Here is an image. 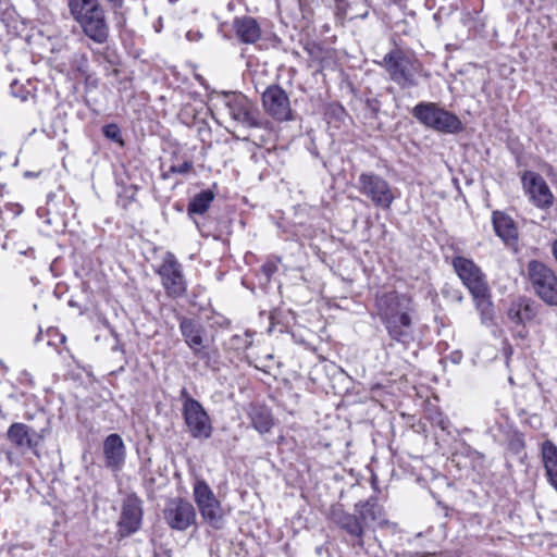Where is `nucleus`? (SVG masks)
<instances>
[{"label":"nucleus","mask_w":557,"mask_h":557,"mask_svg":"<svg viewBox=\"0 0 557 557\" xmlns=\"http://www.w3.org/2000/svg\"><path fill=\"white\" fill-rule=\"evenodd\" d=\"M329 518L350 537L352 546L358 548L364 547L366 530L388 524L384 509L374 496L356 503L354 513L346 511L341 504H334L330 508Z\"/></svg>","instance_id":"obj_1"},{"label":"nucleus","mask_w":557,"mask_h":557,"mask_svg":"<svg viewBox=\"0 0 557 557\" xmlns=\"http://www.w3.org/2000/svg\"><path fill=\"white\" fill-rule=\"evenodd\" d=\"M375 306L388 335L399 343L409 342L412 325L410 312L413 310L411 298L388 292L376 296Z\"/></svg>","instance_id":"obj_2"},{"label":"nucleus","mask_w":557,"mask_h":557,"mask_svg":"<svg viewBox=\"0 0 557 557\" xmlns=\"http://www.w3.org/2000/svg\"><path fill=\"white\" fill-rule=\"evenodd\" d=\"M67 4L72 17L86 37L98 45L108 41L110 26L99 0H67Z\"/></svg>","instance_id":"obj_3"},{"label":"nucleus","mask_w":557,"mask_h":557,"mask_svg":"<svg viewBox=\"0 0 557 557\" xmlns=\"http://www.w3.org/2000/svg\"><path fill=\"white\" fill-rule=\"evenodd\" d=\"M382 65L389 78L401 89L419 85V77L428 78L430 75L423 64L410 53L401 49H393L383 58Z\"/></svg>","instance_id":"obj_4"},{"label":"nucleus","mask_w":557,"mask_h":557,"mask_svg":"<svg viewBox=\"0 0 557 557\" xmlns=\"http://www.w3.org/2000/svg\"><path fill=\"white\" fill-rule=\"evenodd\" d=\"M412 115L424 126L433 128L441 133L456 134L462 131L460 119L438 107L434 102H420L413 110Z\"/></svg>","instance_id":"obj_5"},{"label":"nucleus","mask_w":557,"mask_h":557,"mask_svg":"<svg viewBox=\"0 0 557 557\" xmlns=\"http://www.w3.org/2000/svg\"><path fill=\"white\" fill-rule=\"evenodd\" d=\"M528 275L535 294L547 305L557 306V275L545 263L532 260Z\"/></svg>","instance_id":"obj_6"},{"label":"nucleus","mask_w":557,"mask_h":557,"mask_svg":"<svg viewBox=\"0 0 557 557\" xmlns=\"http://www.w3.org/2000/svg\"><path fill=\"white\" fill-rule=\"evenodd\" d=\"M181 397L184 420L190 435L194 438H209L212 434V424L202 405L189 396L185 388L182 389Z\"/></svg>","instance_id":"obj_7"},{"label":"nucleus","mask_w":557,"mask_h":557,"mask_svg":"<svg viewBox=\"0 0 557 557\" xmlns=\"http://www.w3.org/2000/svg\"><path fill=\"white\" fill-rule=\"evenodd\" d=\"M193 493L202 519L212 528L221 529L223 527V510L208 483L203 480H197Z\"/></svg>","instance_id":"obj_8"},{"label":"nucleus","mask_w":557,"mask_h":557,"mask_svg":"<svg viewBox=\"0 0 557 557\" xmlns=\"http://www.w3.org/2000/svg\"><path fill=\"white\" fill-rule=\"evenodd\" d=\"M359 191L374 206L389 209L395 196L388 182L373 172H363L358 178Z\"/></svg>","instance_id":"obj_9"},{"label":"nucleus","mask_w":557,"mask_h":557,"mask_svg":"<svg viewBox=\"0 0 557 557\" xmlns=\"http://www.w3.org/2000/svg\"><path fill=\"white\" fill-rule=\"evenodd\" d=\"M157 273L161 277V284L171 298L182 297L187 290V282L183 274V267L174 256L168 251Z\"/></svg>","instance_id":"obj_10"},{"label":"nucleus","mask_w":557,"mask_h":557,"mask_svg":"<svg viewBox=\"0 0 557 557\" xmlns=\"http://www.w3.org/2000/svg\"><path fill=\"white\" fill-rule=\"evenodd\" d=\"M225 107L231 119L244 128L259 127V113L253 103L242 94L226 99Z\"/></svg>","instance_id":"obj_11"},{"label":"nucleus","mask_w":557,"mask_h":557,"mask_svg":"<svg viewBox=\"0 0 557 557\" xmlns=\"http://www.w3.org/2000/svg\"><path fill=\"white\" fill-rule=\"evenodd\" d=\"M453 268L470 294H479L488 288L485 275L472 259L457 256L451 261Z\"/></svg>","instance_id":"obj_12"},{"label":"nucleus","mask_w":557,"mask_h":557,"mask_svg":"<svg viewBox=\"0 0 557 557\" xmlns=\"http://www.w3.org/2000/svg\"><path fill=\"white\" fill-rule=\"evenodd\" d=\"M521 183L529 200L536 208L546 210L553 206L554 195L546 181L539 173L533 171L524 172Z\"/></svg>","instance_id":"obj_13"},{"label":"nucleus","mask_w":557,"mask_h":557,"mask_svg":"<svg viewBox=\"0 0 557 557\" xmlns=\"http://www.w3.org/2000/svg\"><path fill=\"white\" fill-rule=\"evenodd\" d=\"M264 111L274 120L283 122L292 119V108L288 95L278 85L269 86L262 94Z\"/></svg>","instance_id":"obj_14"},{"label":"nucleus","mask_w":557,"mask_h":557,"mask_svg":"<svg viewBox=\"0 0 557 557\" xmlns=\"http://www.w3.org/2000/svg\"><path fill=\"white\" fill-rule=\"evenodd\" d=\"M196 513L193 505L182 498L168 503L164 509V519L175 530H186L195 522Z\"/></svg>","instance_id":"obj_15"},{"label":"nucleus","mask_w":557,"mask_h":557,"mask_svg":"<svg viewBox=\"0 0 557 557\" xmlns=\"http://www.w3.org/2000/svg\"><path fill=\"white\" fill-rule=\"evenodd\" d=\"M143 508L141 500L135 496H127L122 505L119 520V532L122 536H129L137 532L141 525Z\"/></svg>","instance_id":"obj_16"},{"label":"nucleus","mask_w":557,"mask_h":557,"mask_svg":"<svg viewBox=\"0 0 557 557\" xmlns=\"http://www.w3.org/2000/svg\"><path fill=\"white\" fill-rule=\"evenodd\" d=\"M102 450L106 468L113 472L121 471L126 460L123 438L116 433L108 435L103 441Z\"/></svg>","instance_id":"obj_17"},{"label":"nucleus","mask_w":557,"mask_h":557,"mask_svg":"<svg viewBox=\"0 0 557 557\" xmlns=\"http://www.w3.org/2000/svg\"><path fill=\"white\" fill-rule=\"evenodd\" d=\"M180 331L186 345L193 354L199 358L203 357L202 348L205 343V327L200 321L182 317L180 319Z\"/></svg>","instance_id":"obj_18"},{"label":"nucleus","mask_w":557,"mask_h":557,"mask_svg":"<svg viewBox=\"0 0 557 557\" xmlns=\"http://www.w3.org/2000/svg\"><path fill=\"white\" fill-rule=\"evenodd\" d=\"M36 432L25 423H12L7 432L9 442L20 451L33 450L37 448V441H35Z\"/></svg>","instance_id":"obj_19"},{"label":"nucleus","mask_w":557,"mask_h":557,"mask_svg":"<svg viewBox=\"0 0 557 557\" xmlns=\"http://www.w3.org/2000/svg\"><path fill=\"white\" fill-rule=\"evenodd\" d=\"M539 312V305L525 297H520L510 304L507 315L516 324L531 322Z\"/></svg>","instance_id":"obj_20"},{"label":"nucleus","mask_w":557,"mask_h":557,"mask_svg":"<svg viewBox=\"0 0 557 557\" xmlns=\"http://www.w3.org/2000/svg\"><path fill=\"white\" fill-rule=\"evenodd\" d=\"M233 27L238 39L244 44H255L261 37L260 26L251 16L235 18Z\"/></svg>","instance_id":"obj_21"},{"label":"nucleus","mask_w":557,"mask_h":557,"mask_svg":"<svg viewBox=\"0 0 557 557\" xmlns=\"http://www.w3.org/2000/svg\"><path fill=\"white\" fill-rule=\"evenodd\" d=\"M492 222L496 235L506 244L516 242L518 232L513 220L509 215L500 211H494Z\"/></svg>","instance_id":"obj_22"},{"label":"nucleus","mask_w":557,"mask_h":557,"mask_svg":"<svg viewBox=\"0 0 557 557\" xmlns=\"http://www.w3.org/2000/svg\"><path fill=\"white\" fill-rule=\"evenodd\" d=\"M541 453L547 480L557 492V446L547 440L543 442Z\"/></svg>","instance_id":"obj_23"},{"label":"nucleus","mask_w":557,"mask_h":557,"mask_svg":"<svg viewBox=\"0 0 557 557\" xmlns=\"http://www.w3.org/2000/svg\"><path fill=\"white\" fill-rule=\"evenodd\" d=\"M252 426L260 433H268L274 422L270 409L264 406H252L248 412Z\"/></svg>","instance_id":"obj_24"},{"label":"nucleus","mask_w":557,"mask_h":557,"mask_svg":"<svg viewBox=\"0 0 557 557\" xmlns=\"http://www.w3.org/2000/svg\"><path fill=\"white\" fill-rule=\"evenodd\" d=\"M214 199V194L210 189L197 194L188 203L187 212L189 215L203 214L210 208Z\"/></svg>","instance_id":"obj_25"},{"label":"nucleus","mask_w":557,"mask_h":557,"mask_svg":"<svg viewBox=\"0 0 557 557\" xmlns=\"http://www.w3.org/2000/svg\"><path fill=\"white\" fill-rule=\"evenodd\" d=\"M475 307L480 311L481 320L483 324H488L493 321L494 318V309L493 304L490 299L488 288L479 294L472 295Z\"/></svg>","instance_id":"obj_26"},{"label":"nucleus","mask_w":557,"mask_h":557,"mask_svg":"<svg viewBox=\"0 0 557 557\" xmlns=\"http://www.w3.org/2000/svg\"><path fill=\"white\" fill-rule=\"evenodd\" d=\"M193 169V162L185 160L181 163H173L166 172L163 173V178H169L171 174H186Z\"/></svg>","instance_id":"obj_27"},{"label":"nucleus","mask_w":557,"mask_h":557,"mask_svg":"<svg viewBox=\"0 0 557 557\" xmlns=\"http://www.w3.org/2000/svg\"><path fill=\"white\" fill-rule=\"evenodd\" d=\"M103 135L115 143L123 144L122 137H121V131L116 124H108L104 125L102 128Z\"/></svg>","instance_id":"obj_28"},{"label":"nucleus","mask_w":557,"mask_h":557,"mask_svg":"<svg viewBox=\"0 0 557 557\" xmlns=\"http://www.w3.org/2000/svg\"><path fill=\"white\" fill-rule=\"evenodd\" d=\"M262 271L269 278L276 271V265L274 263H265L262 265Z\"/></svg>","instance_id":"obj_29"},{"label":"nucleus","mask_w":557,"mask_h":557,"mask_svg":"<svg viewBox=\"0 0 557 557\" xmlns=\"http://www.w3.org/2000/svg\"><path fill=\"white\" fill-rule=\"evenodd\" d=\"M186 36H187V39L191 40V41L199 40L202 37L201 33H199V32H188Z\"/></svg>","instance_id":"obj_30"},{"label":"nucleus","mask_w":557,"mask_h":557,"mask_svg":"<svg viewBox=\"0 0 557 557\" xmlns=\"http://www.w3.org/2000/svg\"><path fill=\"white\" fill-rule=\"evenodd\" d=\"M553 50L557 53V41L553 44Z\"/></svg>","instance_id":"obj_31"},{"label":"nucleus","mask_w":557,"mask_h":557,"mask_svg":"<svg viewBox=\"0 0 557 557\" xmlns=\"http://www.w3.org/2000/svg\"><path fill=\"white\" fill-rule=\"evenodd\" d=\"M457 299H458L459 301H461V300H462V296H461V294H460V293L458 294Z\"/></svg>","instance_id":"obj_32"}]
</instances>
